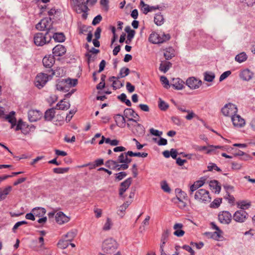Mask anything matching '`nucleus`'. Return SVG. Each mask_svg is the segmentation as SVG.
<instances>
[{
	"label": "nucleus",
	"mask_w": 255,
	"mask_h": 255,
	"mask_svg": "<svg viewBox=\"0 0 255 255\" xmlns=\"http://www.w3.org/2000/svg\"><path fill=\"white\" fill-rule=\"evenodd\" d=\"M125 114L127 116H129V121L136 122V121L138 120L139 117L137 114H136L132 109H127L125 111Z\"/></svg>",
	"instance_id": "412c9836"
},
{
	"label": "nucleus",
	"mask_w": 255,
	"mask_h": 255,
	"mask_svg": "<svg viewBox=\"0 0 255 255\" xmlns=\"http://www.w3.org/2000/svg\"><path fill=\"white\" fill-rule=\"evenodd\" d=\"M12 187L8 186L4 188L2 191L0 192V201L4 199L6 196L11 192Z\"/></svg>",
	"instance_id": "2f4dec72"
},
{
	"label": "nucleus",
	"mask_w": 255,
	"mask_h": 255,
	"mask_svg": "<svg viewBox=\"0 0 255 255\" xmlns=\"http://www.w3.org/2000/svg\"><path fill=\"white\" fill-rule=\"evenodd\" d=\"M161 188L165 192H169L170 190L168 185L165 181L161 183Z\"/></svg>",
	"instance_id": "680f3d73"
},
{
	"label": "nucleus",
	"mask_w": 255,
	"mask_h": 255,
	"mask_svg": "<svg viewBox=\"0 0 255 255\" xmlns=\"http://www.w3.org/2000/svg\"><path fill=\"white\" fill-rule=\"evenodd\" d=\"M32 213L36 217H42L46 213V210L42 208H34L32 210Z\"/></svg>",
	"instance_id": "7c9ffc66"
},
{
	"label": "nucleus",
	"mask_w": 255,
	"mask_h": 255,
	"mask_svg": "<svg viewBox=\"0 0 255 255\" xmlns=\"http://www.w3.org/2000/svg\"><path fill=\"white\" fill-rule=\"evenodd\" d=\"M77 80L70 79H59L57 81L56 88L58 90L67 92L77 84Z\"/></svg>",
	"instance_id": "f257e3e1"
},
{
	"label": "nucleus",
	"mask_w": 255,
	"mask_h": 255,
	"mask_svg": "<svg viewBox=\"0 0 255 255\" xmlns=\"http://www.w3.org/2000/svg\"><path fill=\"white\" fill-rule=\"evenodd\" d=\"M102 17L101 16V15H97L94 18L92 21V24L94 25L98 24L102 20Z\"/></svg>",
	"instance_id": "e2e57ef3"
},
{
	"label": "nucleus",
	"mask_w": 255,
	"mask_h": 255,
	"mask_svg": "<svg viewBox=\"0 0 255 255\" xmlns=\"http://www.w3.org/2000/svg\"><path fill=\"white\" fill-rule=\"evenodd\" d=\"M232 215L228 211H222L219 214L218 219L223 224H229L232 220Z\"/></svg>",
	"instance_id": "1a4fd4ad"
},
{
	"label": "nucleus",
	"mask_w": 255,
	"mask_h": 255,
	"mask_svg": "<svg viewBox=\"0 0 255 255\" xmlns=\"http://www.w3.org/2000/svg\"><path fill=\"white\" fill-rule=\"evenodd\" d=\"M131 183L130 178L127 179L121 184L119 189V194L122 196L128 188Z\"/></svg>",
	"instance_id": "dca6fc26"
},
{
	"label": "nucleus",
	"mask_w": 255,
	"mask_h": 255,
	"mask_svg": "<svg viewBox=\"0 0 255 255\" xmlns=\"http://www.w3.org/2000/svg\"><path fill=\"white\" fill-rule=\"evenodd\" d=\"M127 154L128 155V156H138V157H145L147 155V153H145V152H143L142 153L140 152L134 153L131 151H128Z\"/></svg>",
	"instance_id": "37998d69"
},
{
	"label": "nucleus",
	"mask_w": 255,
	"mask_h": 255,
	"mask_svg": "<svg viewBox=\"0 0 255 255\" xmlns=\"http://www.w3.org/2000/svg\"><path fill=\"white\" fill-rule=\"evenodd\" d=\"M49 79V76L44 73H40L35 77L34 84L39 89L43 87L47 83Z\"/></svg>",
	"instance_id": "423d86ee"
},
{
	"label": "nucleus",
	"mask_w": 255,
	"mask_h": 255,
	"mask_svg": "<svg viewBox=\"0 0 255 255\" xmlns=\"http://www.w3.org/2000/svg\"><path fill=\"white\" fill-rule=\"evenodd\" d=\"M21 130L24 134L28 133L30 131V128L25 124L23 123L21 120H19L15 128V130Z\"/></svg>",
	"instance_id": "f3484780"
},
{
	"label": "nucleus",
	"mask_w": 255,
	"mask_h": 255,
	"mask_svg": "<svg viewBox=\"0 0 255 255\" xmlns=\"http://www.w3.org/2000/svg\"><path fill=\"white\" fill-rule=\"evenodd\" d=\"M55 60L53 56H45L42 60L44 66L46 67H50L54 63Z\"/></svg>",
	"instance_id": "5701e85b"
},
{
	"label": "nucleus",
	"mask_w": 255,
	"mask_h": 255,
	"mask_svg": "<svg viewBox=\"0 0 255 255\" xmlns=\"http://www.w3.org/2000/svg\"><path fill=\"white\" fill-rule=\"evenodd\" d=\"M160 81L162 84L164 85V87L165 88H168L169 87V83L168 79L165 76H162L160 77Z\"/></svg>",
	"instance_id": "864d4df0"
},
{
	"label": "nucleus",
	"mask_w": 255,
	"mask_h": 255,
	"mask_svg": "<svg viewBox=\"0 0 255 255\" xmlns=\"http://www.w3.org/2000/svg\"><path fill=\"white\" fill-rule=\"evenodd\" d=\"M64 74V70L61 68H57L53 72V75H55L57 77L62 76Z\"/></svg>",
	"instance_id": "603ef678"
},
{
	"label": "nucleus",
	"mask_w": 255,
	"mask_h": 255,
	"mask_svg": "<svg viewBox=\"0 0 255 255\" xmlns=\"http://www.w3.org/2000/svg\"><path fill=\"white\" fill-rule=\"evenodd\" d=\"M102 136L100 133H96L94 137L92 139L91 143L93 144H95L96 143H98V142L100 141L99 140H97L98 138L101 137Z\"/></svg>",
	"instance_id": "13d9d810"
},
{
	"label": "nucleus",
	"mask_w": 255,
	"mask_h": 255,
	"mask_svg": "<svg viewBox=\"0 0 255 255\" xmlns=\"http://www.w3.org/2000/svg\"><path fill=\"white\" fill-rule=\"evenodd\" d=\"M104 142L106 143H109L112 146H116L118 145L120 141L117 139H111L110 138H106L104 136L102 135L101 137V139L98 142V144L99 145L102 144Z\"/></svg>",
	"instance_id": "6ab92c4d"
},
{
	"label": "nucleus",
	"mask_w": 255,
	"mask_h": 255,
	"mask_svg": "<svg viewBox=\"0 0 255 255\" xmlns=\"http://www.w3.org/2000/svg\"><path fill=\"white\" fill-rule=\"evenodd\" d=\"M69 242L67 240H60L58 243L57 246L59 249H66L69 245Z\"/></svg>",
	"instance_id": "79ce46f5"
},
{
	"label": "nucleus",
	"mask_w": 255,
	"mask_h": 255,
	"mask_svg": "<svg viewBox=\"0 0 255 255\" xmlns=\"http://www.w3.org/2000/svg\"><path fill=\"white\" fill-rule=\"evenodd\" d=\"M129 73V70L128 68H123L120 71V77L123 78L127 76Z\"/></svg>",
	"instance_id": "8fccbe9b"
},
{
	"label": "nucleus",
	"mask_w": 255,
	"mask_h": 255,
	"mask_svg": "<svg viewBox=\"0 0 255 255\" xmlns=\"http://www.w3.org/2000/svg\"><path fill=\"white\" fill-rule=\"evenodd\" d=\"M222 199L221 198H217L215 199L211 204L210 207L212 208H218L222 203Z\"/></svg>",
	"instance_id": "a19ab883"
},
{
	"label": "nucleus",
	"mask_w": 255,
	"mask_h": 255,
	"mask_svg": "<svg viewBox=\"0 0 255 255\" xmlns=\"http://www.w3.org/2000/svg\"><path fill=\"white\" fill-rule=\"evenodd\" d=\"M215 76L212 74L205 73V80L208 82H211L214 79Z\"/></svg>",
	"instance_id": "bf43d9fd"
},
{
	"label": "nucleus",
	"mask_w": 255,
	"mask_h": 255,
	"mask_svg": "<svg viewBox=\"0 0 255 255\" xmlns=\"http://www.w3.org/2000/svg\"><path fill=\"white\" fill-rule=\"evenodd\" d=\"M55 115V109L52 108L48 109L45 113L44 118L47 121H51Z\"/></svg>",
	"instance_id": "c85d7f7f"
},
{
	"label": "nucleus",
	"mask_w": 255,
	"mask_h": 255,
	"mask_svg": "<svg viewBox=\"0 0 255 255\" xmlns=\"http://www.w3.org/2000/svg\"><path fill=\"white\" fill-rule=\"evenodd\" d=\"M209 185L211 189L215 192L219 193L221 190V186L218 181L216 180L211 181Z\"/></svg>",
	"instance_id": "c756f323"
},
{
	"label": "nucleus",
	"mask_w": 255,
	"mask_h": 255,
	"mask_svg": "<svg viewBox=\"0 0 255 255\" xmlns=\"http://www.w3.org/2000/svg\"><path fill=\"white\" fill-rule=\"evenodd\" d=\"M184 82L179 78H173L171 85L176 90H181L184 87Z\"/></svg>",
	"instance_id": "aec40b11"
},
{
	"label": "nucleus",
	"mask_w": 255,
	"mask_h": 255,
	"mask_svg": "<svg viewBox=\"0 0 255 255\" xmlns=\"http://www.w3.org/2000/svg\"><path fill=\"white\" fill-rule=\"evenodd\" d=\"M53 37L55 40L58 42H63L65 40V36L62 33H55V31L53 32Z\"/></svg>",
	"instance_id": "4c0bfd02"
},
{
	"label": "nucleus",
	"mask_w": 255,
	"mask_h": 255,
	"mask_svg": "<svg viewBox=\"0 0 255 255\" xmlns=\"http://www.w3.org/2000/svg\"><path fill=\"white\" fill-rule=\"evenodd\" d=\"M248 217L247 213L243 210L237 211L233 216V219L235 221L238 222H244Z\"/></svg>",
	"instance_id": "9b49d317"
},
{
	"label": "nucleus",
	"mask_w": 255,
	"mask_h": 255,
	"mask_svg": "<svg viewBox=\"0 0 255 255\" xmlns=\"http://www.w3.org/2000/svg\"><path fill=\"white\" fill-rule=\"evenodd\" d=\"M164 56L166 59H170L174 56V50L172 48H168L164 50Z\"/></svg>",
	"instance_id": "473e14b6"
},
{
	"label": "nucleus",
	"mask_w": 255,
	"mask_h": 255,
	"mask_svg": "<svg viewBox=\"0 0 255 255\" xmlns=\"http://www.w3.org/2000/svg\"><path fill=\"white\" fill-rule=\"evenodd\" d=\"M109 0H101L100 4L101 5L102 9L106 12L109 10Z\"/></svg>",
	"instance_id": "ea45409f"
},
{
	"label": "nucleus",
	"mask_w": 255,
	"mask_h": 255,
	"mask_svg": "<svg viewBox=\"0 0 255 255\" xmlns=\"http://www.w3.org/2000/svg\"><path fill=\"white\" fill-rule=\"evenodd\" d=\"M41 115L39 111L31 110L28 112V118L32 122H36L41 118Z\"/></svg>",
	"instance_id": "ddd939ff"
},
{
	"label": "nucleus",
	"mask_w": 255,
	"mask_h": 255,
	"mask_svg": "<svg viewBox=\"0 0 255 255\" xmlns=\"http://www.w3.org/2000/svg\"><path fill=\"white\" fill-rule=\"evenodd\" d=\"M170 38V36L168 34L158 33L154 31L150 34L148 40L153 44H158L168 41Z\"/></svg>",
	"instance_id": "7ed1b4c3"
},
{
	"label": "nucleus",
	"mask_w": 255,
	"mask_h": 255,
	"mask_svg": "<svg viewBox=\"0 0 255 255\" xmlns=\"http://www.w3.org/2000/svg\"><path fill=\"white\" fill-rule=\"evenodd\" d=\"M214 228L217 230L213 235V237L216 240H219L221 237V234L222 232L220 231L216 226H214Z\"/></svg>",
	"instance_id": "5fc2aeb1"
},
{
	"label": "nucleus",
	"mask_w": 255,
	"mask_h": 255,
	"mask_svg": "<svg viewBox=\"0 0 255 255\" xmlns=\"http://www.w3.org/2000/svg\"><path fill=\"white\" fill-rule=\"evenodd\" d=\"M222 113L226 117H232L238 112L237 107L231 103H228L222 109Z\"/></svg>",
	"instance_id": "39448f33"
},
{
	"label": "nucleus",
	"mask_w": 255,
	"mask_h": 255,
	"mask_svg": "<svg viewBox=\"0 0 255 255\" xmlns=\"http://www.w3.org/2000/svg\"><path fill=\"white\" fill-rule=\"evenodd\" d=\"M56 221L59 224H63L65 223L68 222L70 218L66 216L63 212H59L55 216Z\"/></svg>",
	"instance_id": "4468645a"
},
{
	"label": "nucleus",
	"mask_w": 255,
	"mask_h": 255,
	"mask_svg": "<svg viewBox=\"0 0 255 255\" xmlns=\"http://www.w3.org/2000/svg\"><path fill=\"white\" fill-rule=\"evenodd\" d=\"M69 170V168H55L53 169L54 173L57 174H62L67 172Z\"/></svg>",
	"instance_id": "de8ad7c7"
},
{
	"label": "nucleus",
	"mask_w": 255,
	"mask_h": 255,
	"mask_svg": "<svg viewBox=\"0 0 255 255\" xmlns=\"http://www.w3.org/2000/svg\"><path fill=\"white\" fill-rule=\"evenodd\" d=\"M211 199L209 191L204 189H199L194 194V199L199 203L210 202Z\"/></svg>",
	"instance_id": "f03ea898"
},
{
	"label": "nucleus",
	"mask_w": 255,
	"mask_h": 255,
	"mask_svg": "<svg viewBox=\"0 0 255 255\" xmlns=\"http://www.w3.org/2000/svg\"><path fill=\"white\" fill-rule=\"evenodd\" d=\"M231 72L230 71H228L223 73L220 77V81H222L224 80L225 78L228 77L230 74Z\"/></svg>",
	"instance_id": "0e129e2a"
},
{
	"label": "nucleus",
	"mask_w": 255,
	"mask_h": 255,
	"mask_svg": "<svg viewBox=\"0 0 255 255\" xmlns=\"http://www.w3.org/2000/svg\"><path fill=\"white\" fill-rule=\"evenodd\" d=\"M183 248L185 249L186 251L190 253L191 255H194V251L193 250V249L190 247L188 245H185L183 247Z\"/></svg>",
	"instance_id": "338daca9"
},
{
	"label": "nucleus",
	"mask_w": 255,
	"mask_h": 255,
	"mask_svg": "<svg viewBox=\"0 0 255 255\" xmlns=\"http://www.w3.org/2000/svg\"><path fill=\"white\" fill-rule=\"evenodd\" d=\"M97 2V0H87L85 2L86 4L88 6H92Z\"/></svg>",
	"instance_id": "774afa93"
},
{
	"label": "nucleus",
	"mask_w": 255,
	"mask_h": 255,
	"mask_svg": "<svg viewBox=\"0 0 255 255\" xmlns=\"http://www.w3.org/2000/svg\"><path fill=\"white\" fill-rule=\"evenodd\" d=\"M159 107L161 110L165 111L168 108V105L161 99L159 100Z\"/></svg>",
	"instance_id": "3c124183"
},
{
	"label": "nucleus",
	"mask_w": 255,
	"mask_h": 255,
	"mask_svg": "<svg viewBox=\"0 0 255 255\" xmlns=\"http://www.w3.org/2000/svg\"><path fill=\"white\" fill-rule=\"evenodd\" d=\"M186 84L190 88L195 89L201 86L202 82L195 77H190L186 80Z\"/></svg>",
	"instance_id": "9d476101"
},
{
	"label": "nucleus",
	"mask_w": 255,
	"mask_h": 255,
	"mask_svg": "<svg viewBox=\"0 0 255 255\" xmlns=\"http://www.w3.org/2000/svg\"><path fill=\"white\" fill-rule=\"evenodd\" d=\"M177 199H187L186 194L180 189L175 190Z\"/></svg>",
	"instance_id": "58836bf2"
},
{
	"label": "nucleus",
	"mask_w": 255,
	"mask_h": 255,
	"mask_svg": "<svg viewBox=\"0 0 255 255\" xmlns=\"http://www.w3.org/2000/svg\"><path fill=\"white\" fill-rule=\"evenodd\" d=\"M154 21L157 25H161L164 22V18L163 15L160 13L155 14L154 18Z\"/></svg>",
	"instance_id": "e433bc0d"
},
{
	"label": "nucleus",
	"mask_w": 255,
	"mask_h": 255,
	"mask_svg": "<svg viewBox=\"0 0 255 255\" xmlns=\"http://www.w3.org/2000/svg\"><path fill=\"white\" fill-rule=\"evenodd\" d=\"M66 50L64 46L58 44L53 49V53L55 56H61L65 54Z\"/></svg>",
	"instance_id": "2eb2a0df"
},
{
	"label": "nucleus",
	"mask_w": 255,
	"mask_h": 255,
	"mask_svg": "<svg viewBox=\"0 0 255 255\" xmlns=\"http://www.w3.org/2000/svg\"><path fill=\"white\" fill-rule=\"evenodd\" d=\"M128 155L127 153H122L119 156L118 161L120 163H128L130 162V159H128Z\"/></svg>",
	"instance_id": "72a5a7b5"
},
{
	"label": "nucleus",
	"mask_w": 255,
	"mask_h": 255,
	"mask_svg": "<svg viewBox=\"0 0 255 255\" xmlns=\"http://www.w3.org/2000/svg\"><path fill=\"white\" fill-rule=\"evenodd\" d=\"M34 42L37 46H42L46 43V37L42 33H38L34 37Z\"/></svg>",
	"instance_id": "f8f14e48"
},
{
	"label": "nucleus",
	"mask_w": 255,
	"mask_h": 255,
	"mask_svg": "<svg viewBox=\"0 0 255 255\" xmlns=\"http://www.w3.org/2000/svg\"><path fill=\"white\" fill-rule=\"evenodd\" d=\"M15 113L13 111L11 112L5 117V119L11 125V128H13L16 125V120L15 117Z\"/></svg>",
	"instance_id": "393cba45"
},
{
	"label": "nucleus",
	"mask_w": 255,
	"mask_h": 255,
	"mask_svg": "<svg viewBox=\"0 0 255 255\" xmlns=\"http://www.w3.org/2000/svg\"><path fill=\"white\" fill-rule=\"evenodd\" d=\"M240 75L243 80L248 81L252 78L253 73L248 69H245L241 72Z\"/></svg>",
	"instance_id": "b1692460"
},
{
	"label": "nucleus",
	"mask_w": 255,
	"mask_h": 255,
	"mask_svg": "<svg viewBox=\"0 0 255 255\" xmlns=\"http://www.w3.org/2000/svg\"><path fill=\"white\" fill-rule=\"evenodd\" d=\"M186 113L188 114L185 117V119L188 121H190L193 118H198V116L193 111L188 110Z\"/></svg>",
	"instance_id": "a18cd8bd"
},
{
	"label": "nucleus",
	"mask_w": 255,
	"mask_h": 255,
	"mask_svg": "<svg viewBox=\"0 0 255 255\" xmlns=\"http://www.w3.org/2000/svg\"><path fill=\"white\" fill-rule=\"evenodd\" d=\"M219 148V146H214L210 145L208 146H197L196 149L199 151L205 150L206 153H210L215 150V149Z\"/></svg>",
	"instance_id": "bb28decb"
},
{
	"label": "nucleus",
	"mask_w": 255,
	"mask_h": 255,
	"mask_svg": "<svg viewBox=\"0 0 255 255\" xmlns=\"http://www.w3.org/2000/svg\"><path fill=\"white\" fill-rule=\"evenodd\" d=\"M232 122L234 127L241 128L244 127L246 125L245 120L240 115L236 114L231 117Z\"/></svg>",
	"instance_id": "6e6552de"
},
{
	"label": "nucleus",
	"mask_w": 255,
	"mask_h": 255,
	"mask_svg": "<svg viewBox=\"0 0 255 255\" xmlns=\"http://www.w3.org/2000/svg\"><path fill=\"white\" fill-rule=\"evenodd\" d=\"M134 34L135 31L133 30H130L129 31H128L127 40L126 41V43L129 44L132 38L134 37Z\"/></svg>",
	"instance_id": "09e8293b"
},
{
	"label": "nucleus",
	"mask_w": 255,
	"mask_h": 255,
	"mask_svg": "<svg viewBox=\"0 0 255 255\" xmlns=\"http://www.w3.org/2000/svg\"><path fill=\"white\" fill-rule=\"evenodd\" d=\"M247 58V55L246 53L243 52L236 56V60L240 63H241L246 60Z\"/></svg>",
	"instance_id": "c03bdc74"
},
{
	"label": "nucleus",
	"mask_w": 255,
	"mask_h": 255,
	"mask_svg": "<svg viewBox=\"0 0 255 255\" xmlns=\"http://www.w3.org/2000/svg\"><path fill=\"white\" fill-rule=\"evenodd\" d=\"M106 166L111 169H117L119 164L117 162L113 160H109L106 162Z\"/></svg>",
	"instance_id": "f704fd0d"
},
{
	"label": "nucleus",
	"mask_w": 255,
	"mask_h": 255,
	"mask_svg": "<svg viewBox=\"0 0 255 255\" xmlns=\"http://www.w3.org/2000/svg\"><path fill=\"white\" fill-rule=\"evenodd\" d=\"M183 225L181 223H176L173 226V229L175 230L174 235L177 237H182L185 232L182 230Z\"/></svg>",
	"instance_id": "a211bd4d"
},
{
	"label": "nucleus",
	"mask_w": 255,
	"mask_h": 255,
	"mask_svg": "<svg viewBox=\"0 0 255 255\" xmlns=\"http://www.w3.org/2000/svg\"><path fill=\"white\" fill-rule=\"evenodd\" d=\"M177 201H176V203L177 204L178 206L180 207V208H184L186 205V203L185 202V200H186L187 199H177Z\"/></svg>",
	"instance_id": "6e6d98bb"
},
{
	"label": "nucleus",
	"mask_w": 255,
	"mask_h": 255,
	"mask_svg": "<svg viewBox=\"0 0 255 255\" xmlns=\"http://www.w3.org/2000/svg\"><path fill=\"white\" fill-rule=\"evenodd\" d=\"M150 133L154 135L160 136L162 135V132L159 131L156 129H154V128H151L150 129Z\"/></svg>",
	"instance_id": "052dcab7"
},
{
	"label": "nucleus",
	"mask_w": 255,
	"mask_h": 255,
	"mask_svg": "<svg viewBox=\"0 0 255 255\" xmlns=\"http://www.w3.org/2000/svg\"><path fill=\"white\" fill-rule=\"evenodd\" d=\"M206 179H201L199 180L196 181L194 182L197 185V187L200 188L205 183Z\"/></svg>",
	"instance_id": "69168bd1"
},
{
	"label": "nucleus",
	"mask_w": 255,
	"mask_h": 255,
	"mask_svg": "<svg viewBox=\"0 0 255 255\" xmlns=\"http://www.w3.org/2000/svg\"><path fill=\"white\" fill-rule=\"evenodd\" d=\"M74 9L77 13H79L83 12H87L89 10L88 6L85 3H82L75 5Z\"/></svg>",
	"instance_id": "a878e982"
},
{
	"label": "nucleus",
	"mask_w": 255,
	"mask_h": 255,
	"mask_svg": "<svg viewBox=\"0 0 255 255\" xmlns=\"http://www.w3.org/2000/svg\"><path fill=\"white\" fill-rule=\"evenodd\" d=\"M104 164V160L103 159H98L96 160L94 164L90 167V169L95 168L97 167L100 166Z\"/></svg>",
	"instance_id": "49530a36"
},
{
	"label": "nucleus",
	"mask_w": 255,
	"mask_h": 255,
	"mask_svg": "<svg viewBox=\"0 0 255 255\" xmlns=\"http://www.w3.org/2000/svg\"><path fill=\"white\" fill-rule=\"evenodd\" d=\"M171 66V63L168 61H162L159 67V69L161 71L165 73Z\"/></svg>",
	"instance_id": "c9c22d12"
},
{
	"label": "nucleus",
	"mask_w": 255,
	"mask_h": 255,
	"mask_svg": "<svg viewBox=\"0 0 255 255\" xmlns=\"http://www.w3.org/2000/svg\"><path fill=\"white\" fill-rule=\"evenodd\" d=\"M112 225V223L111 220L109 218H108L106 223L105 224L103 227V229L105 231L109 230L111 229Z\"/></svg>",
	"instance_id": "4d7b16f0"
},
{
	"label": "nucleus",
	"mask_w": 255,
	"mask_h": 255,
	"mask_svg": "<svg viewBox=\"0 0 255 255\" xmlns=\"http://www.w3.org/2000/svg\"><path fill=\"white\" fill-rule=\"evenodd\" d=\"M102 247L105 252L110 253L117 248V244L115 240L109 239L103 242Z\"/></svg>",
	"instance_id": "0eeeda50"
},
{
	"label": "nucleus",
	"mask_w": 255,
	"mask_h": 255,
	"mask_svg": "<svg viewBox=\"0 0 255 255\" xmlns=\"http://www.w3.org/2000/svg\"><path fill=\"white\" fill-rule=\"evenodd\" d=\"M70 106L69 102L65 99L61 100L57 105L58 109L61 110H67L70 108Z\"/></svg>",
	"instance_id": "cd10ccee"
},
{
	"label": "nucleus",
	"mask_w": 255,
	"mask_h": 255,
	"mask_svg": "<svg viewBox=\"0 0 255 255\" xmlns=\"http://www.w3.org/2000/svg\"><path fill=\"white\" fill-rule=\"evenodd\" d=\"M36 28L39 30H47V33H53L56 31L52 25L51 19L48 18L42 19L36 25Z\"/></svg>",
	"instance_id": "20e7f679"
},
{
	"label": "nucleus",
	"mask_w": 255,
	"mask_h": 255,
	"mask_svg": "<svg viewBox=\"0 0 255 255\" xmlns=\"http://www.w3.org/2000/svg\"><path fill=\"white\" fill-rule=\"evenodd\" d=\"M139 7L144 14H147L148 12L152 11L155 9L154 7L150 6L148 4H145L143 0L140 1Z\"/></svg>",
	"instance_id": "4be33fe9"
}]
</instances>
